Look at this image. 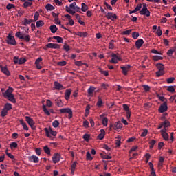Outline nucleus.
<instances>
[{
	"label": "nucleus",
	"instance_id": "nucleus-1",
	"mask_svg": "<svg viewBox=\"0 0 176 176\" xmlns=\"http://www.w3.org/2000/svg\"><path fill=\"white\" fill-rule=\"evenodd\" d=\"M12 93H13V88L10 87L5 93H3V96L13 104H16V98H14V95Z\"/></svg>",
	"mask_w": 176,
	"mask_h": 176
},
{
	"label": "nucleus",
	"instance_id": "nucleus-2",
	"mask_svg": "<svg viewBox=\"0 0 176 176\" xmlns=\"http://www.w3.org/2000/svg\"><path fill=\"white\" fill-rule=\"evenodd\" d=\"M15 36H16V38H19V39H23V41H25V42H30V39H31V36H30V35H25L21 32H17L15 34Z\"/></svg>",
	"mask_w": 176,
	"mask_h": 176
},
{
	"label": "nucleus",
	"instance_id": "nucleus-3",
	"mask_svg": "<svg viewBox=\"0 0 176 176\" xmlns=\"http://www.w3.org/2000/svg\"><path fill=\"white\" fill-rule=\"evenodd\" d=\"M140 14L142 16H146L149 17L151 16V12L148 10V6L146 4H143L142 9L139 12Z\"/></svg>",
	"mask_w": 176,
	"mask_h": 176
},
{
	"label": "nucleus",
	"instance_id": "nucleus-4",
	"mask_svg": "<svg viewBox=\"0 0 176 176\" xmlns=\"http://www.w3.org/2000/svg\"><path fill=\"white\" fill-rule=\"evenodd\" d=\"M44 131H45V134L48 137V138H52V140H54V138H52V135H53V137H56V135H57V132L53 131V129H52L51 128H45Z\"/></svg>",
	"mask_w": 176,
	"mask_h": 176
},
{
	"label": "nucleus",
	"instance_id": "nucleus-5",
	"mask_svg": "<svg viewBox=\"0 0 176 176\" xmlns=\"http://www.w3.org/2000/svg\"><path fill=\"white\" fill-rule=\"evenodd\" d=\"M6 43L8 45H11L12 46H16V45H17L16 38H14V36H12L10 34L7 36Z\"/></svg>",
	"mask_w": 176,
	"mask_h": 176
},
{
	"label": "nucleus",
	"instance_id": "nucleus-6",
	"mask_svg": "<svg viewBox=\"0 0 176 176\" xmlns=\"http://www.w3.org/2000/svg\"><path fill=\"white\" fill-rule=\"evenodd\" d=\"M111 60H110V63L113 64H118V61H121L122 57H120V54H111Z\"/></svg>",
	"mask_w": 176,
	"mask_h": 176
},
{
	"label": "nucleus",
	"instance_id": "nucleus-7",
	"mask_svg": "<svg viewBox=\"0 0 176 176\" xmlns=\"http://www.w3.org/2000/svg\"><path fill=\"white\" fill-rule=\"evenodd\" d=\"M60 113H68V118L69 119H72L73 115H72V109L70 108H63L59 109Z\"/></svg>",
	"mask_w": 176,
	"mask_h": 176
},
{
	"label": "nucleus",
	"instance_id": "nucleus-8",
	"mask_svg": "<svg viewBox=\"0 0 176 176\" xmlns=\"http://www.w3.org/2000/svg\"><path fill=\"white\" fill-rule=\"evenodd\" d=\"M26 122L28 123L29 126H30L32 130H35L36 127L34 126L35 122H34V120L31 118V117L26 116L25 117Z\"/></svg>",
	"mask_w": 176,
	"mask_h": 176
},
{
	"label": "nucleus",
	"instance_id": "nucleus-9",
	"mask_svg": "<svg viewBox=\"0 0 176 176\" xmlns=\"http://www.w3.org/2000/svg\"><path fill=\"white\" fill-rule=\"evenodd\" d=\"M168 108L167 102H164L162 104L160 105L159 108V112H160V113H164V112L167 111Z\"/></svg>",
	"mask_w": 176,
	"mask_h": 176
},
{
	"label": "nucleus",
	"instance_id": "nucleus-10",
	"mask_svg": "<svg viewBox=\"0 0 176 176\" xmlns=\"http://www.w3.org/2000/svg\"><path fill=\"white\" fill-rule=\"evenodd\" d=\"M46 47H48V49H60L61 47L60 45L52 43L47 44Z\"/></svg>",
	"mask_w": 176,
	"mask_h": 176
},
{
	"label": "nucleus",
	"instance_id": "nucleus-11",
	"mask_svg": "<svg viewBox=\"0 0 176 176\" xmlns=\"http://www.w3.org/2000/svg\"><path fill=\"white\" fill-rule=\"evenodd\" d=\"M28 160L30 163H39V157H36V155H34L29 157Z\"/></svg>",
	"mask_w": 176,
	"mask_h": 176
},
{
	"label": "nucleus",
	"instance_id": "nucleus-12",
	"mask_svg": "<svg viewBox=\"0 0 176 176\" xmlns=\"http://www.w3.org/2000/svg\"><path fill=\"white\" fill-rule=\"evenodd\" d=\"M60 159H61V155L59 153H55L52 157V162L56 164L60 162Z\"/></svg>",
	"mask_w": 176,
	"mask_h": 176
},
{
	"label": "nucleus",
	"instance_id": "nucleus-13",
	"mask_svg": "<svg viewBox=\"0 0 176 176\" xmlns=\"http://www.w3.org/2000/svg\"><path fill=\"white\" fill-rule=\"evenodd\" d=\"M55 90H64L65 87L61 85V83L55 81L54 83Z\"/></svg>",
	"mask_w": 176,
	"mask_h": 176
},
{
	"label": "nucleus",
	"instance_id": "nucleus-14",
	"mask_svg": "<svg viewBox=\"0 0 176 176\" xmlns=\"http://www.w3.org/2000/svg\"><path fill=\"white\" fill-rule=\"evenodd\" d=\"M43 111L44 113H45V115H47V116H50V113H54V110H53V109H50V111L47 110V109L46 108V105H45V104L43 105Z\"/></svg>",
	"mask_w": 176,
	"mask_h": 176
},
{
	"label": "nucleus",
	"instance_id": "nucleus-15",
	"mask_svg": "<svg viewBox=\"0 0 176 176\" xmlns=\"http://www.w3.org/2000/svg\"><path fill=\"white\" fill-rule=\"evenodd\" d=\"M0 68H1V72H3V74L6 75L7 76H10V72L9 71V69H8L7 67H3L2 65H0Z\"/></svg>",
	"mask_w": 176,
	"mask_h": 176
},
{
	"label": "nucleus",
	"instance_id": "nucleus-16",
	"mask_svg": "<svg viewBox=\"0 0 176 176\" xmlns=\"http://www.w3.org/2000/svg\"><path fill=\"white\" fill-rule=\"evenodd\" d=\"M106 17L109 20H112V21H113V19H118V16H116V14H113L112 12H108L106 15Z\"/></svg>",
	"mask_w": 176,
	"mask_h": 176
},
{
	"label": "nucleus",
	"instance_id": "nucleus-17",
	"mask_svg": "<svg viewBox=\"0 0 176 176\" xmlns=\"http://www.w3.org/2000/svg\"><path fill=\"white\" fill-rule=\"evenodd\" d=\"M135 45L137 49L141 48V46L144 45V40L142 38L138 39V41H136Z\"/></svg>",
	"mask_w": 176,
	"mask_h": 176
},
{
	"label": "nucleus",
	"instance_id": "nucleus-18",
	"mask_svg": "<svg viewBox=\"0 0 176 176\" xmlns=\"http://www.w3.org/2000/svg\"><path fill=\"white\" fill-rule=\"evenodd\" d=\"M55 104L57 107H59V108H63V107H64V103L60 98L55 99Z\"/></svg>",
	"mask_w": 176,
	"mask_h": 176
},
{
	"label": "nucleus",
	"instance_id": "nucleus-19",
	"mask_svg": "<svg viewBox=\"0 0 176 176\" xmlns=\"http://www.w3.org/2000/svg\"><path fill=\"white\" fill-rule=\"evenodd\" d=\"M123 127V124L120 121H118L114 124V130H119Z\"/></svg>",
	"mask_w": 176,
	"mask_h": 176
},
{
	"label": "nucleus",
	"instance_id": "nucleus-20",
	"mask_svg": "<svg viewBox=\"0 0 176 176\" xmlns=\"http://www.w3.org/2000/svg\"><path fill=\"white\" fill-rule=\"evenodd\" d=\"M76 164H78V162L75 161L71 166V174L74 175L75 173V168H76Z\"/></svg>",
	"mask_w": 176,
	"mask_h": 176
},
{
	"label": "nucleus",
	"instance_id": "nucleus-21",
	"mask_svg": "<svg viewBox=\"0 0 176 176\" xmlns=\"http://www.w3.org/2000/svg\"><path fill=\"white\" fill-rule=\"evenodd\" d=\"M149 166L151 168V175L149 176H156V173H155V168H153V164L149 162Z\"/></svg>",
	"mask_w": 176,
	"mask_h": 176
},
{
	"label": "nucleus",
	"instance_id": "nucleus-22",
	"mask_svg": "<svg viewBox=\"0 0 176 176\" xmlns=\"http://www.w3.org/2000/svg\"><path fill=\"white\" fill-rule=\"evenodd\" d=\"M104 137H105V130L101 129L100 133L98 135V140H104Z\"/></svg>",
	"mask_w": 176,
	"mask_h": 176
},
{
	"label": "nucleus",
	"instance_id": "nucleus-23",
	"mask_svg": "<svg viewBox=\"0 0 176 176\" xmlns=\"http://www.w3.org/2000/svg\"><path fill=\"white\" fill-rule=\"evenodd\" d=\"M31 23H34V21L32 19H24L23 21L22 22V25H25V27H27V25H28V24H31Z\"/></svg>",
	"mask_w": 176,
	"mask_h": 176
},
{
	"label": "nucleus",
	"instance_id": "nucleus-24",
	"mask_svg": "<svg viewBox=\"0 0 176 176\" xmlns=\"http://www.w3.org/2000/svg\"><path fill=\"white\" fill-rule=\"evenodd\" d=\"M98 102L96 103V106L98 108H101V107H102V105H104V102H102V99H101V97L98 96Z\"/></svg>",
	"mask_w": 176,
	"mask_h": 176
},
{
	"label": "nucleus",
	"instance_id": "nucleus-25",
	"mask_svg": "<svg viewBox=\"0 0 176 176\" xmlns=\"http://www.w3.org/2000/svg\"><path fill=\"white\" fill-rule=\"evenodd\" d=\"M94 90H96V87H90L87 90V93L89 96H90L91 97H93V93H94Z\"/></svg>",
	"mask_w": 176,
	"mask_h": 176
},
{
	"label": "nucleus",
	"instance_id": "nucleus-26",
	"mask_svg": "<svg viewBox=\"0 0 176 176\" xmlns=\"http://www.w3.org/2000/svg\"><path fill=\"white\" fill-rule=\"evenodd\" d=\"M76 35L78 36H80V38H86L89 34H87V32H78Z\"/></svg>",
	"mask_w": 176,
	"mask_h": 176
},
{
	"label": "nucleus",
	"instance_id": "nucleus-27",
	"mask_svg": "<svg viewBox=\"0 0 176 176\" xmlns=\"http://www.w3.org/2000/svg\"><path fill=\"white\" fill-rule=\"evenodd\" d=\"M53 39H56L58 43H64V40L63 39V38L58 36H53Z\"/></svg>",
	"mask_w": 176,
	"mask_h": 176
},
{
	"label": "nucleus",
	"instance_id": "nucleus-28",
	"mask_svg": "<svg viewBox=\"0 0 176 176\" xmlns=\"http://www.w3.org/2000/svg\"><path fill=\"white\" fill-rule=\"evenodd\" d=\"M50 30L51 32H52V34H56L58 28H57V26H56V25H52L50 27Z\"/></svg>",
	"mask_w": 176,
	"mask_h": 176
},
{
	"label": "nucleus",
	"instance_id": "nucleus-29",
	"mask_svg": "<svg viewBox=\"0 0 176 176\" xmlns=\"http://www.w3.org/2000/svg\"><path fill=\"white\" fill-rule=\"evenodd\" d=\"M75 65H76L77 67H82V65H86V67H87V63H82L81 60H77L75 62Z\"/></svg>",
	"mask_w": 176,
	"mask_h": 176
},
{
	"label": "nucleus",
	"instance_id": "nucleus-30",
	"mask_svg": "<svg viewBox=\"0 0 176 176\" xmlns=\"http://www.w3.org/2000/svg\"><path fill=\"white\" fill-rule=\"evenodd\" d=\"M156 67L158 69V71H164V65L162 63H157Z\"/></svg>",
	"mask_w": 176,
	"mask_h": 176
},
{
	"label": "nucleus",
	"instance_id": "nucleus-31",
	"mask_svg": "<svg viewBox=\"0 0 176 176\" xmlns=\"http://www.w3.org/2000/svg\"><path fill=\"white\" fill-rule=\"evenodd\" d=\"M162 138L165 140V141H168L170 140V136L167 133H161Z\"/></svg>",
	"mask_w": 176,
	"mask_h": 176
},
{
	"label": "nucleus",
	"instance_id": "nucleus-32",
	"mask_svg": "<svg viewBox=\"0 0 176 176\" xmlns=\"http://www.w3.org/2000/svg\"><path fill=\"white\" fill-rule=\"evenodd\" d=\"M69 97H71V90L67 89L65 91V100H69Z\"/></svg>",
	"mask_w": 176,
	"mask_h": 176
},
{
	"label": "nucleus",
	"instance_id": "nucleus-33",
	"mask_svg": "<svg viewBox=\"0 0 176 176\" xmlns=\"http://www.w3.org/2000/svg\"><path fill=\"white\" fill-rule=\"evenodd\" d=\"M102 124L104 127L108 126V118L107 117H104L102 119Z\"/></svg>",
	"mask_w": 176,
	"mask_h": 176
},
{
	"label": "nucleus",
	"instance_id": "nucleus-34",
	"mask_svg": "<svg viewBox=\"0 0 176 176\" xmlns=\"http://www.w3.org/2000/svg\"><path fill=\"white\" fill-rule=\"evenodd\" d=\"M45 9L46 10L49 11H52V10H54V6H52V4H47L45 6Z\"/></svg>",
	"mask_w": 176,
	"mask_h": 176
},
{
	"label": "nucleus",
	"instance_id": "nucleus-35",
	"mask_svg": "<svg viewBox=\"0 0 176 176\" xmlns=\"http://www.w3.org/2000/svg\"><path fill=\"white\" fill-rule=\"evenodd\" d=\"M155 74L157 78H160V76H163V75H164V70H158Z\"/></svg>",
	"mask_w": 176,
	"mask_h": 176
},
{
	"label": "nucleus",
	"instance_id": "nucleus-36",
	"mask_svg": "<svg viewBox=\"0 0 176 176\" xmlns=\"http://www.w3.org/2000/svg\"><path fill=\"white\" fill-rule=\"evenodd\" d=\"M66 12H67V13H69V14H75L76 11H74L72 10H71V8H69V7L68 6H66Z\"/></svg>",
	"mask_w": 176,
	"mask_h": 176
},
{
	"label": "nucleus",
	"instance_id": "nucleus-37",
	"mask_svg": "<svg viewBox=\"0 0 176 176\" xmlns=\"http://www.w3.org/2000/svg\"><path fill=\"white\" fill-rule=\"evenodd\" d=\"M20 124L23 126L24 130H28V126L27 124L23 120H20Z\"/></svg>",
	"mask_w": 176,
	"mask_h": 176
},
{
	"label": "nucleus",
	"instance_id": "nucleus-38",
	"mask_svg": "<svg viewBox=\"0 0 176 176\" xmlns=\"http://www.w3.org/2000/svg\"><path fill=\"white\" fill-rule=\"evenodd\" d=\"M19 146V144H17V142H13L10 144V149H14Z\"/></svg>",
	"mask_w": 176,
	"mask_h": 176
},
{
	"label": "nucleus",
	"instance_id": "nucleus-39",
	"mask_svg": "<svg viewBox=\"0 0 176 176\" xmlns=\"http://www.w3.org/2000/svg\"><path fill=\"white\" fill-rule=\"evenodd\" d=\"M89 9V7L85 3L81 4V10L82 12H86Z\"/></svg>",
	"mask_w": 176,
	"mask_h": 176
},
{
	"label": "nucleus",
	"instance_id": "nucleus-40",
	"mask_svg": "<svg viewBox=\"0 0 176 176\" xmlns=\"http://www.w3.org/2000/svg\"><path fill=\"white\" fill-rule=\"evenodd\" d=\"M44 24L45 23H43V21H42V20H40L36 23V25L37 28H39V27H43Z\"/></svg>",
	"mask_w": 176,
	"mask_h": 176
},
{
	"label": "nucleus",
	"instance_id": "nucleus-41",
	"mask_svg": "<svg viewBox=\"0 0 176 176\" xmlns=\"http://www.w3.org/2000/svg\"><path fill=\"white\" fill-rule=\"evenodd\" d=\"M4 109H6V110L7 111H10V109H12V104L10 103H6L5 105H4Z\"/></svg>",
	"mask_w": 176,
	"mask_h": 176
},
{
	"label": "nucleus",
	"instance_id": "nucleus-42",
	"mask_svg": "<svg viewBox=\"0 0 176 176\" xmlns=\"http://www.w3.org/2000/svg\"><path fill=\"white\" fill-rule=\"evenodd\" d=\"M138 36H140V33L137 32H132V38H133V39H138Z\"/></svg>",
	"mask_w": 176,
	"mask_h": 176
},
{
	"label": "nucleus",
	"instance_id": "nucleus-43",
	"mask_svg": "<svg viewBox=\"0 0 176 176\" xmlns=\"http://www.w3.org/2000/svg\"><path fill=\"white\" fill-rule=\"evenodd\" d=\"M52 126L53 127H54L55 129H57V127H58V126H60V122H58V120H56L52 122Z\"/></svg>",
	"mask_w": 176,
	"mask_h": 176
},
{
	"label": "nucleus",
	"instance_id": "nucleus-44",
	"mask_svg": "<svg viewBox=\"0 0 176 176\" xmlns=\"http://www.w3.org/2000/svg\"><path fill=\"white\" fill-rule=\"evenodd\" d=\"M43 151L45 153H46L47 155H50V148H49V146H44Z\"/></svg>",
	"mask_w": 176,
	"mask_h": 176
},
{
	"label": "nucleus",
	"instance_id": "nucleus-45",
	"mask_svg": "<svg viewBox=\"0 0 176 176\" xmlns=\"http://www.w3.org/2000/svg\"><path fill=\"white\" fill-rule=\"evenodd\" d=\"M121 69H122V72L123 74V75L126 76L127 75V72H129V70H127L124 66H121L120 67Z\"/></svg>",
	"mask_w": 176,
	"mask_h": 176
},
{
	"label": "nucleus",
	"instance_id": "nucleus-46",
	"mask_svg": "<svg viewBox=\"0 0 176 176\" xmlns=\"http://www.w3.org/2000/svg\"><path fill=\"white\" fill-rule=\"evenodd\" d=\"M82 138L87 142H89L90 141V135L89 134H85L82 137Z\"/></svg>",
	"mask_w": 176,
	"mask_h": 176
},
{
	"label": "nucleus",
	"instance_id": "nucleus-47",
	"mask_svg": "<svg viewBox=\"0 0 176 176\" xmlns=\"http://www.w3.org/2000/svg\"><path fill=\"white\" fill-rule=\"evenodd\" d=\"M121 138L120 136H118L117 137V140H116V146H120V141H121Z\"/></svg>",
	"mask_w": 176,
	"mask_h": 176
},
{
	"label": "nucleus",
	"instance_id": "nucleus-48",
	"mask_svg": "<svg viewBox=\"0 0 176 176\" xmlns=\"http://www.w3.org/2000/svg\"><path fill=\"white\" fill-rule=\"evenodd\" d=\"M8 112H9V111L3 108L2 109V111H1V116H2V118H5V116H6V115H8Z\"/></svg>",
	"mask_w": 176,
	"mask_h": 176
},
{
	"label": "nucleus",
	"instance_id": "nucleus-49",
	"mask_svg": "<svg viewBox=\"0 0 176 176\" xmlns=\"http://www.w3.org/2000/svg\"><path fill=\"white\" fill-rule=\"evenodd\" d=\"M131 31H133L132 29L123 31V32H122V35H130V34H131Z\"/></svg>",
	"mask_w": 176,
	"mask_h": 176
},
{
	"label": "nucleus",
	"instance_id": "nucleus-50",
	"mask_svg": "<svg viewBox=\"0 0 176 176\" xmlns=\"http://www.w3.org/2000/svg\"><path fill=\"white\" fill-rule=\"evenodd\" d=\"M24 8H29V6H32V2L25 1L23 3Z\"/></svg>",
	"mask_w": 176,
	"mask_h": 176
},
{
	"label": "nucleus",
	"instance_id": "nucleus-51",
	"mask_svg": "<svg viewBox=\"0 0 176 176\" xmlns=\"http://www.w3.org/2000/svg\"><path fill=\"white\" fill-rule=\"evenodd\" d=\"M27 62V59L25 58H21L19 61V65H21V64H24Z\"/></svg>",
	"mask_w": 176,
	"mask_h": 176
},
{
	"label": "nucleus",
	"instance_id": "nucleus-52",
	"mask_svg": "<svg viewBox=\"0 0 176 176\" xmlns=\"http://www.w3.org/2000/svg\"><path fill=\"white\" fill-rule=\"evenodd\" d=\"M150 149H153V146H155V144H156V140H152L150 142Z\"/></svg>",
	"mask_w": 176,
	"mask_h": 176
},
{
	"label": "nucleus",
	"instance_id": "nucleus-53",
	"mask_svg": "<svg viewBox=\"0 0 176 176\" xmlns=\"http://www.w3.org/2000/svg\"><path fill=\"white\" fill-rule=\"evenodd\" d=\"M153 60L154 61H159V60H163V57L159 56H153Z\"/></svg>",
	"mask_w": 176,
	"mask_h": 176
},
{
	"label": "nucleus",
	"instance_id": "nucleus-54",
	"mask_svg": "<svg viewBox=\"0 0 176 176\" xmlns=\"http://www.w3.org/2000/svg\"><path fill=\"white\" fill-rule=\"evenodd\" d=\"M164 127H170V121L166 120L164 122H162Z\"/></svg>",
	"mask_w": 176,
	"mask_h": 176
},
{
	"label": "nucleus",
	"instance_id": "nucleus-55",
	"mask_svg": "<svg viewBox=\"0 0 176 176\" xmlns=\"http://www.w3.org/2000/svg\"><path fill=\"white\" fill-rule=\"evenodd\" d=\"M63 49L64 50H65V52H69V50H71V48L69 47V45L67 43L64 44Z\"/></svg>",
	"mask_w": 176,
	"mask_h": 176
},
{
	"label": "nucleus",
	"instance_id": "nucleus-56",
	"mask_svg": "<svg viewBox=\"0 0 176 176\" xmlns=\"http://www.w3.org/2000/svg\"><path fill=\"white\" fill-rule=\"evenodd\" d=\"M168 91H170V93H174L175 91V89L173 86H169L167 88Z\"/></svg>",
	"mask_w": 176,
	"mask_h": 176
},
{
	"label": "nucleus",
	"instance_id": "nucleus-57",
	"mask_svg": "<svg viewBox=\"0 0 176 176\" xmlns=\"http://www.w3.org/2000/svg\"><path fill=\"white\" fill-rule=\"evenodd\" d=\"M69 9H71L72 10H75V8H76V2H73L72 3H71L69 5Z\"/></svg>",
	"mask_w": 176,
	"mask_h": 176
},
{
	"label": "nucleus",
	"instance_id": "nucleus-58",
	"mask_svg": "<svg viewBox=\"0 0 176 176\" xmlns=\"http://www.w3.org/2000/svg\"><path fill=\"white\" fill-rule=\"evenodd\" d=\"M87 160H89V161L93 160V157H91V154L89 151L87 152Z\"/></svg>",
	"mask_w": 176,
	"mask_h": 176
},
{
	"label": "nucleus",
	"instance_id": "nucleus-59",
	"mask_svg": "<svg viewBox=\"0 0 176 176\" xmlns=\"http://www.w3.org/2000/svg\"><path fill=\"white\" fill-rule=\"evenodd\" d=\"M38 19H39V12H36L35 14H34V19L33 20V22L37 21Z\"/></svg>",
	"mask_w": 176,
	"mask_h": 176
},
{
	"label": "nucleus",
	"instance_id": "nucleus-60",
	"mask_svg": "<svg viewBox=\"0 0 176 176\" xmlns=\"http://www.w3.org/2000/svg\"><path fill=\"white\" fill-rule=\"evenodd\" d=\"M162 34H163V32L162 31L160 26H159L157 30V35H158L159 36H162Z\"/></svg>",
	"mask_w": 176,
	"mask_h": 176
},
{
	"label": "nucleus",
	"instance_id": "nucleus-61",
	"mask_svg": "<svg viewBox=\"0 0 176 176\" xmlns=\"http://www.w3.org/2000/svg\"><path fill=\"white\" fill-rule=\"evenodd\" d=\"M148 135V129H145L143 130V132L141 134V137H146Z\"/></svg>",
	"mask_w": 176,
	"mask_h": 176
},
{
	"label": "nucleus",
	"instance_id": "nucleus-62",
	"mask_svg": "<svg viewBox=\"0 0 176 176\" xmlns=\"http://www.w3.org/2000/svg\"><path fill=\"white\" fill-rule=\"evenodd\" d=\"M14 8H15L14 5L10 4V3L8 4L6 6V9H8V10H10V9H13Z\"/></svg>",
	"mask_w": 176,
	"mask_h": 176
},
{
	"label": "nucleus",
	"instance_id": "nucleus-63",
	"mask_svg": "<svg viewBox=\"0 0 176 176\" xmlns=\"http://www.w3.org/2000/svg\"><path fill=\"white\" fill-rule=\"evenodd\" d=\"M174 80H175V78L170 77L166 80V82H167V83H173V82H174Z\"/></svg>",
	"mask_w": 176,
	"mask_h": 176
},
{
	"label": "nucleus",
	"instance_id": "nucleus-64",
	"mask_svg": "<svg viewBox=\"0 0 176 176\" xmlns=\"http://www.w3.org/2000/svg\"><path fill=\"white\" fill-rule=\"evenodd\" d=\"M115 47V45L113 44V40H111L109 43V49H113Z\"/></svg>",
	"mask_w": 176,
	"mask_h": 176
}]
</instances>
